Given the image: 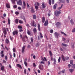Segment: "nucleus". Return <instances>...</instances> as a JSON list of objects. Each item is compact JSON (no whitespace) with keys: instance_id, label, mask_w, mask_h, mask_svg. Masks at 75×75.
Returning <instances> with one entry per match:
<instances>
[{"instance_id":"nucleus-1","label":"nucleus","mask_w":75,"mask_h":75,"mask_svg":"<svg viewBox=\"0 0 75 75\" xmlns=\"http://www.w3.org/2000/svg\"><path fill=\"white\" fill-rule=\"evenodd\" d=\"M62 58L63 61H65L66 60H68V59H69V58L68 57H64V55H62Z\"/></svg>"},{"instance_id":"nucleus-2","label":"nucleus","mask_w":75,"mask_h":75,"mask_svg":"<svg viewBox=\"0 0 75 75\" xmlns=\"http://www.w3.org/2000/svg\"><path fill=\"white\" fill-rule=\"evenodd\" d=\"M40 6V4L39 3L36 2L35 4V9L38 10V6Z\"/></svg>"},{"instance_id":"nucleus-3","label":"nucleus","mask_w":75,"mask_h":75,"mask_svg":"<svg viewBox=\"0 0 75 75\" xmlns=\"http://www.w3.org/2000/svg\"><path fill=\"white\" fill-rule=\"evenodd\" d=\"M60 12L61 11H56L54 12V14L55 15V16H59V14H60Z\"/></svg>"},{"instance_id":"nucleus-4","label":"nucleus","mask_w":75,"mask_h":75,"mask_svg":"<svg viewBox=\"0 0 75 75\" xmlns=\"http://www.w3.org/2000/svg\"><path fill=\"white\" fill-rule=\"evenodd\" d=\"M17 3L18 5H19V6H22L23 4L21 0H19L18 1H17Z\"/></svg>"},{"instance_id":"nucleus-5","label":"nucleus","mask_w":75,"mask_h":75,"mask_svg":"<svg viewBox=\"0 0 75 75\" xmlns=\"http://www.w3.org/2000/svg\"><path fill=\"white\" fill-rule=\"evenodd\" d=\"M3 33L4 34V37L6 38V34H7V32H6V29L4 28L3 30Z\"/></svg>"},{"instance_id":"nucleus-6","label":"nucleus","mask_w":75,"mask_h":75,"mask_svg":"<svg viewBox=\"0 0 75 75\" xmlns=\"http://www.w3.org/2000/svg\"><path fill=\"white\" fill-rule=\"evenodd\" d=\"M39 68L40 70H42V71H43L44 70V66L43 65H40L39 66Z\"/></svg>"},{"instance_id":"nucleus-7","label":"nucleus","mask_w":75,"mask_h":75,"mask_svg":"<svg viewBox=\"0 0 75 75\" xmlns=\"http://www.w3.org/2000/svg\"><path fill=\"white\" fill-rule=\"evenodd\" d=\"M73 60H71L70 62V64L71 65H72L73 67L74 68H75V64H73Z\"/></svg>"},{"instance_id":"nucleus-8","label":"nucleus","mask_w":75,"mask_h":75,"mask_svg":"<svg viewBox=\"0 0 75 75\" xmlns=\"http://www.w3.org/2000/svg\"><path fill=\"white\" fill-rule=\"evenodd\" d=\"M12 34L14 36L15 35V34L17 35V34H18V32L17 31H15L13 32Z\"/></svg>"},{"instance_id":"nucleus-9","label":"nucleus","mask_w":75,"mask_h":75,"mask_svg":"<svg viewBox=\"0 0 75 75\" xmlns=\"http://www.w3.org/2000/svg\"><path fill=\"white\" fill-rule=\"evenodd\" d=\"M48 20H46L45 21L44 23L45 26H47L48 25Z\"/></svg>"},{"instance_id":"nucleus-10","label":"nucleus","mask_w":75,"mask_h":75,"mask_svg":"<svg viewBox=\"0 0 75 75\" xmlns=\"http://www.w3.org/2000/svg\"><path fill=\"white\" fill-rule=\"evenodd\" d=\"M25 48V46H24L22 48V51L23 53H24V49Z\"/></svg>"},{"instance_id":"nucleus-11","label":"nucleus","mask_w":75,"mask_h":75,"mask_svg":"<svg viewBox=\"0 0 75 75\" xmlns=\"http://www.w3.org/2000/svg\"><path fill=\"white\" fill-rule=\"evenodd\" d=\"M54 35L56 38H58V37L59 35L58 34V33H57V32H55L54 34Z\"/></svg>"},{"instance_id":"nucleus-12","label":"nucleus","mask_w":75,"mask_h":75,"mask_svg":"<svg viewBox=\"0 0 75 75\" xmlns=\"http://www.w3.org/2000/svg\"><path fill=\"white\" fill-rule=\"evenodd\" d=\"M17 0H11V1L13 4H16V3H15V1H17Z\"/></svg>"},{"instance_id":"nucleus-13","label":"nucleus","mask_w":75,"mask_h":75,"mask_svg":"<svg viewBox=\"0 0 75 75\" xmlns=\"http://www.w3.org/2000/svg\"><path fill=\"white\" fill-rule=\"evenodd\" d=\"M56 25H57V27H58V26H59V25H61V23H59V22H57V23H56Z\"/></svg>"},{"instance_id":"nucleus-14","label":"nucleus","mask_w":75,"mask_h":75,"mask_svg":"<svg viewBox=\"0 0 75 75\" xmlns=\"http://www.w3.org/2000/svg\"><path fill=\"white\" fill-rule=\"evenodd\" d=\"M31 9V11L32 13H34V9H33V7H31L30 8Z\"/></svg>"},{"instance_id":"nucleus-15","label":"nucleus","mask_w":75,"mask_h":75,"mask_svg":"<svg viewBox=\"0 0 75 75\" xmlns=\"http://www.w3.org/2000/svg\"><path fill=\"white\" fill-rule=\"evenodd\" d=\"M69 71L70 72L72 73L74 71V70L73 69H69Z\"/></svg>"},{"instance_id":"nucleus-16","label":"nucleus","mask_w":75,"mask_h":75,"mask_svg":"<svg viewBox=\"0 0 75 75\" xmlns=\"http://www.w3.org/2000/svg\"><path fill=\"white\" fill-rule=\"evenodd\" d=\"M45 17H43L42 18V23H44L45 22Z\"/></svg>"},{"instance_id":"nucleus-17","label":"nucleus","mask_w":75,"mask_h":75,"mask_svg":"<svg viewBox=\"0 0 75 75\" xmlns=\"http://www.w3.org/2000/svg\"><path fill=\"white\" fill-rule=\"evenodd\" d=\"M33 31L35 34H36V33H37V29H36V28H35L33 30Z\"/></svg>"},{"instance_id":"nucleus-18","label":"nucleus","mask_w":75,"mask_h":75,"mask_svg":"<svg viewBox=\"0 0 75 75\" xmlns=\"http://www.w3.org/2000/svg\"><path fill=\"white\" fill-rule=\"evenodd\" d=\"M49 53L50 56V57H51L52 56V52H51V51H49Z\"/></svg>"},{"instance_id":"nucleus-19","label":"nucleus","mask_w":75,"mask_h":75,"mask_svg":"<svg viewBox=\"0 0 75 75\" xmlns=\"http://www.w3.org/2000/svg\"><path fill=\"white\" fill-rule=\"evenodd\" d=\"M6 6L7 8H10V4H6Z\"/></svg>"},{"instance_id":"nucleus-20","label":"nucleus","mask_w":75,"mask_h":75,"mask_svg":"<svg viewBox=\"0 0 75 75\" xmlns=\"http://www.w3.org/2000/svg\"><path fill=\"white\" fill-rule=\"evenodd\" d=\"M15 21L16 24H18V20L17 19H16L15 20Z\"/></svg>"},{"instance_id":"nucleus-21","label":"nucleus","mask_w":75,"mask_h":75,"mask_svg":"<svg viewBox=\"0 0 75 75\" xmlns=\"http://www.w3.org/2000/svg\"><path fill=\"white\" fill-rule=\"evenodd\" d=\"M70 23H71V25H74V23L73 20H72V19H71L70 21Z\"/></svg>"},{"instance_id":"nucleus-22","label":"nucleus","mask_w":75,"mask_h":75,"mask_svg":"<svg viewBox=\"0 0 75 75\" xmlns=\"http://www.w3.org/2000/svg\"><path fill=\"white\" fill-rule=\"evenodd\" d=\"M34 23H35L34 21H32L31 22V24L32 26H34Z\"/></svg>"},{"instance_id":"nucleus-23","label":"nucleus","mask_w":75,"mask_h":75,"mask_svg":"<svg viewBox=\"0 0 75 75\" xmlns=\"http://www.w3.org/2000/svg\"><path fill=\"white\" fill-rule=\"evenodd\" d=\"M1 71H3L4 70V66H2L1 67Z\"/></svg>"},{"instance_id":"nucleus-24","label":"nucleus","mask_w":75,"mask_h":75,"mask_svg":"<svg viewBox=\"0 0 75 75\" xmlns=\"http://www.w3.org/2000/svg\"><path fill=\"white\" fill-rule=\"evenodd\" d=\"M17 66H18V67H19V68H21H21H22V67H21V66L20 65L18 64H17Z\"/></svg>"},{"instance_id":"nucleus-25","label":"nucleus","mask_w":75,"mask_h":75,"mask_svg":"<svg viewBox=\"0 0 75 75\" xmlns=\"http://www.w3.org/2000/svg\"><path fill=\"white\" fill-rule=\"evenodd\" d=\"M27 33H28V35H31V33L30 31H29V30H27Z\"/></svg>"},{"instance_id":"nucleus-26","label":"nucleus","mask_w":75,"mask_h":75,"mask_svg":"<svg viewBox=\"0 0 75 75\" xmlns=\"http://www.w3.org/2000/svg\"><path fill=\"white\" fill-rule=\"evenodd\" d=\"M5 41L7 44H8L9 43V41L8 40L7 38L6 40Z\"/></svg>"},{"instance_id":"nucleus-27","label":"nucleus","mask_w":75,"mask_h":75,"mask_svg":"<svg viewBox=\"0 0 75 75\" xmlns=\"http://www.w3.org/2000/svg\"><path fill=\"white\" fill-rule=\"evenodd\" d=\"M62 45L64 47H67V46H68L67 45L64 43H62Z\"/></svg>"},{"instance_id":"nucleus-28","label":"nucleus","mask_w":75,"mask_h":75,"mask_svg":"<svg viewBox=\"0 0 75 75\" xmlns=\"http://www.w3.org/2000/svg\"><path fill=\"white\" fill-rule=\"evenodd\" d=\"M38 27L39 31H40L41 30V29H40V25L39 24L38 25Z\"/></svg>"},{"instance_id":"nucleus-29","label":"nucleus","mask_w":75,"mask_h":75,"mask_svg":"<svg viewBox=\"0 0 75 75\" xmlns=\"http://www.w3.org/2000/svg\"><path fill=\"white\" fill-rule=\"evenodd\" d=\"M42 7L43 8H45L46 6L45 5V4H44V3L42 4Z\"/></svg>"},{"instance_id":"nucleus-30","label":"nucleus","mask_w":75,"mask_h":75,"mask_svg":"<svg viewBox=\"0 0 75 75\" xmlns=\"http://www.w3.org/2000/svg\"><path fill=\"white\" fill-rule=\"evenodd\" d=\"M18 28H19V29H22V26L21 25H18Z\"/></svg>"},{"instance_id":"nucleus-31","label":"nucleus","mask_w":75,"mask_h":75,"mask_svg":"<svg viewBox=\"0 0 75 75\" xmlns=\"http://www.w3.org/2000/svg\"><path fill=\"white\" fill-rule=\"evenodd\" d=\"M37 18V16L35 15H34L33 16V18L34 19H35Z\"/></svg>"},{"instance_id":"nucleus-32","label":"nucleus","mask_w":75,"mask_h":75,"mask_svg":"<svg viewBox=\"0 0 75 75\" xmlns=\"http://www.w3.org/2000/svg\"><path fill=\"white\" fill-rule=\"evenodd\" d=\"M57 6V4H56L55 5H54V9H56V8H57L56 6Z\"/></svg>"},{"instance_id":"nucleus-33","label":"nucleus","mask_w":75,"mask_h":75,"mask_svg":"<svg viewBox=\"0 0 75 75\" xmlns=\"http://www.w3.org/2000/svg\"><path fill=\"white\" fill-rule=\"evenodd\" d=\"M61 33L62 34H63L64 35H65V36H66L67 35V34H65L63 32H61Z\"/></svg>"},{"instance_id":"nucleus-34","label":"nucleus","mask_w":75,"mask_h":75,"mask_svg":"<svg viewBox=\"0 0 75 75\" xmlns=\"http://www.w3.org/2000/svg\"><path fill=\"white\" fill-rule=\"evenodd\" d=\"M19 23H20V24H22V23H23V22L21 20H19Z\"/></svg>"},{"instance_id":"nucleus-35","label":"nucleus","mask_w":75,"mask_h":75,"mask_svg":"<svg viewBox=\"0 0 75 75\" xmlns=\"http://www.w3.org/2000/svg\"><path fill=\"white\" fill-rule=\"evenodd\" d=\"M62 6H63V4H62L61 6L59 8H58V10H60V9H61V8L62 7Z\"/></svg>"},{"instance_id":"nucleus-36","label":"nucleus","mask_w":75,"mask_h":75,"mask_svg":"<svg viewBox=\"0 0 75 75\" xmlns=\"http://www.w3.org/2000/svg\"><path fill=\"white\" fill-rule=\"evenodd\" d=\"M40 38H43V36H42V34L41 33H40Z\"/></svg>"},{"instance_id":"nucleus-37","label":"nucleus","mask_w":75,"mask_h":75,"mask_svg":"<svg viewBox=\"0 0 75 75\" xmlns=\"http://www.w3.org/2000/svg\"><path fill=\"white\" fill-rule=\"evenodd\" d=\"M24 63L25 66H27V63L25 61L24 62Z\"/></svg>"},{"instance_id":"nucleus-38","label":"nucleus","mask_w":75,"mask_h":75,"mask_svg":"<svg viewBox=\"0 0 75 75\" xmlns=\"http://www.w3.org/2000/svg\"><path fill=\"white\" fill-rule=\"evenodd\" d=\"M60 61H61V57H59L58 59V62H60Z\"/></svg>"},{"instance_id":"nucleus-39","label":"nucleus","mask_w":75,"mask_h":75,"mask_svg":"<svg viewBox=\"0 0 75 75\" xmlns=\"http://www.w3.org/2000/svg\"><path fill=\"white\" fill-rule=\"evenodd\" d=\"M13 7L14 8H17V5H15L13 6Z\"/></svg>"},{"instance_id":"nucleus-40","label":"nucleus","mask_w":75,"mask_h":75,"mask_svg":"<svg viewBox=\"0 0 75 75\" xmlns=\"http://www.w3.org/2000/svg\"><path fill=\"white\" fill-rule=\"evenodd\" d=\"M59 0V1H60L61 2H62V3H64L65 1V0Z\"/></svg>"},{"instance_id":"nucleus-41","label":"nucleus","mask_w":75,"mask_h":75,"mask_svg":"<svg viewBox=\"0 0 75 75\" xmlns=\"http://www.w3.org/2000/svg\"><path fill=\"white\" fill-rule=\"evenodd\" d=\"M54 59V64H56V63H55L56 62V60L55 58Z\"/></svg>"},{"instance_id":"nucleus-42","label":"nucleus","mask_w":75,"mask_h":75,"mask_svg":"<svg viewBox=\"0 0 75 75\" xmlns=\"http://www.w3.org/2000/svg\"><path fill=\"white\" fill-rule=\"evenodd\" d=\"M8 24H10V19L9 18H8Z\"/></svg>"},{"instance_id":"nucleus-43","label":"nucleus","mask_w":75,"mask_h":75,"mask_svg":"<svg viewBox=\"0 0 75 75\" xmlns=\"http://www.w3.org/2000/svg\"><path fill=\"white\" fill-rule=\"evenodd\" d=\"M23 4L24 6H26V4H25V3L24 1H23Z\"/></svg>"},{"instance_id":"nucleus-44","label":"nucleus","mask_w":75,"mask_h":75,"mask_svg":"<svg viewBox=\"0 0 75 75\" xmlns=\"http://www.w3.org/2000/svg\"><path fill=\"white\" fill-rule=\"evenodd\" d=\"M40 64H45V63H44V62L42 61L41 62H40Z\"/></svg>"},{"instance_id":"nucleus-45","label":"nucleus","mask_w":75,"mask_h":75,"mask_svg":"<svg viewBox=\"0 0 75 75\" xmlns=\"http://www.w3.org/2000/svg\"><path fill=\"white\" fill-rule=\"evenodd\" d=\"M36 47H39V44L37 43L35 45Z\"/></svg>"},{"instance_id":"nucleus-46","label":"nucleus","mask_w":75,"mask_h":75,"mask_svg":"<svg viewBox=\"0 0 75 75\" xmlns=\"http://www.w3.org/2000/svg\"><path fill=\"white\" fill-rule=\"evenodd\" d=\"M52 4H54V0H52Z\"/></svg>"},{"instance_id":"nucleus-47","label":"nucleus","mask_w":75,"mask_h":75,"mask_svg":"<svg viewBox=\"0 0 75 75\" xmlns=\"http://www.w3.org/2000/svg\"><path fill=\"white\" fill-rule=\"evenodd\" d=\"M33 67H36V65H35V63H33Z\"/></svg>"},{"instance_id":"nucleus-48","label":"nucleus","mask_w":75,"mask_h":75,"mask_svg":"<svg viewBox=\"0 0 75 75\" xmlns=\"http://www.w3.org/2000/svg\"><path fill=\"white\" fill-rule=\"evenodd\" d=\"M13 52H16V49L15 48H13Z\"/></svg>"},{"instance_id":"nucleus-49","label":"nucleus","mask_w":75,"mask_h":75,"mask_svg":"<svg viewBox=\"0 0 75 75\" xmlns=\"http://www.w3.org/2000/svg\"><path fill=\"white\" fill-rule=\"evenodd\" d=\"M72 32H73V33H75V28L73 29Z\"/></svg>"},{"instance_id":"nucleus-50","label":"nucleus","mask_w":75,"mask_h":75,"mask_svg":"<svg viewBox=\"0 0 75 75\" xmlns=\"http://www.w3.org/2000/svg\"><path fill=\"white\" fill-rule=\"evenodd\" d=\"M15 14H16V15H18V14H19V13H18V12H15Z\"/></svg>"},{"instance_id":"nucleus-51","label":"nucleus","mask_w":75,"mask_h":75,"mask_svg":"<svg viewBox=\"0 0 75 75\" xmlns=\"http://www.w3.org/2000/svg\"><path fill=\"white\" fill-rule=\"evenodd\" d=\"M19 32H23V30L21 29H19Z\"/></svg>"},{"instance_id":"nucleus-52","label":"nucleus","mask_w":75,"mask_h":75,"mask_svg":"<svg viewBox=\"0 0 75 75\" xmlns=\"http://www.w3.org/2000/svg\"><path fill=\"white\" fill-rule=\"evenodd\" d=\"M49 4L51 5V0H49Z\"/></svg>"},{"instance_id":"nucleus-53","label":"nucleus","mask_w":75,"mask_h":75,"mask_svg":"<svg viewBox=\"0 0 75 75\" xmlns=\"http://www.w3.org/2000/svg\"><path fill=\"white\" fill-rule=\"evenodd\" d=\"M5 58L6 60V61H7V56H5Z\"/></svg>"},{"instance_id":"nucleus-54","label":"nucleus","mask_w":75,"mask_h":75,"mask_svg":"<svg viewBox=\"0 0 75 75\" xmlns=\"http://www.w3.org/2000/svg\"><path fill=\"white\" fill-rule=\"evenodd\" d=\"M27 7H28V8L30 7V6H29V5L28 4V3H27Z\"/></svg>"},{"instance_id":"nucleus-55","label":"nucleus","mask_w":75,"mask_h":75,"mask_svg":"<svg viewBox=\"0 0 75 75\" xmlns=\"http://www.w3.org/2000/svg\"><path fill=\"white\" fill-rule=\"evenodd\" d=\"M53 30H50V33H53Z\"/></svg>"},{"instance_id":"nucleus-56","label":"nucleus","mask_w":75,"mask_h":75,"mask_svg":"<svg viewBox=\"0 0 75 75\" xmlns=\"http://www.w3.org/2000/svg\"><path fill=\"white\" fill-rule=\"evenodd\" d=\"M66 40V39L65 38H62V40L64 41H65Z\"/></svg>"},{"instance_id":"nucleus-57","label":"nucleus","mask_w":75,"mask_h":75,"mask_svg":"<svg viewBox=\"0 0 75 75\" xmlns=\"http://www.w3.org/2000/svg\"><path fill=\"white\" fill-rule=\"evenodd\" d=\"M24 73L25 74H26V69H25L24 70Z\"/></svg>"},{"instance_id":"nucleus-58","label":"nucleus","mask_w":75,"mask_h":75,"mask_svg":"<svg viewBox=\"0 0 75 75\" xmlns=\"http://www.w3.org/2000/svg\"><path fill=\"white\" fill-rule=\"evenodd\" d=\"M4 52H3V51H1V54H3V53Z\"/></svg>"},{"instance_id":"nucleus-59","label":"nucleus","mask_w":75,"mask_h":75,"mask_svg":"<svg viewBox=\"0 0 75 75\" xmlns=\"http://www.w3.org/2000/svg\"><path fill=\"white\" fill-rule=\"evenodd\" d=\"M3 16L4 17H6V13H4L3 14Z\"/></svg>"},{"instance_id":"nucleus-60","label":"nucleus","mask_w":75,"mask_h":75,"mask_svg":"<svg viewBox=\"0 0 75 75\" xmlns=\"http://www.w3.org/2000/svg\"><path fill=\"white\" fill-rule=\"evenodd\" d=\"M66 1L67 3H69V0H66Z\"/></svg>"},{"instance_id":"nucleus-61","label":"nucleus","mask_w":75,"mask_h":75,"mask_svg":"<svg viewBox=\"0 0 75 75\" xmlns=\"http://www.w3.org/2000/svg\"><path fill=\"white\" fill-rule=\"evenodd\" d=\"M18 10H21V8L20 7H18Z\"/></svg>"},{"instance_id":"nucleus-62","label":"nucleus","mask_w":75,"mask_h":75,"mask_svg":"<svg viewBox=\"0 0 75 75\" xmlns=\"http://www.w3.org/2000/svg\"><path fill=\"white\" fill-rule=\"evenodd\" d=\"M61 72L62 73H65V70H63Z\"/></svg>"},{"instance_id":"nucleus-63","label":"nucleus","mask_w":75,"mask_h":75,"mask_svg":"<svg viewBox=\"0 0 75 75\" xmlns=\"http://www.w3.org/2000/svg\"><path fill=\"white\" fill-rule=\"evenodd\" d=\"M37 71L38 72V73H40V70H37Z\"/></svg>"},{"instance_id":"nucleus-64","label":"nucleus","mask_w":75,"mask_h":75,"mask_svg":"<svg viewBox=\"0 0 75 75\" xmlns=\"http://www.w3.org/2000/svg\"><path fill=\"white\" fill-rule=\"evenodd\" d=\"M60 50L61 51H64V50H63V49H62V48H60Z\"/></svg>"}]
</instances>
